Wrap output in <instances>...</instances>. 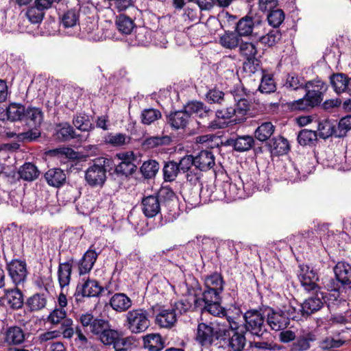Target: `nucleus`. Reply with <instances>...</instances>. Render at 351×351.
Returning <instances> with one entry per match:
<instances>
[{
    "label": "nucleus",
    "instance_id": "obj_13",
    "mask_svg": "<svg viewBox=\"0 0 351 351\" xmlns=\"http://www.w3.org/2000/svg\"><path fill=\"white\" fill-rule=\"evenodd\" d=\"M106 179L105 160L101 159L95 160L85 171V180L91 186H102Z\"/></svg>",
    "mask_w": 351,
    "mask_h": 351
},
{
    "label": "nucleus",
    "instance_id": "obj_2",
    "mask_svg": "<svg viewBox=\"0 0 351 351\" xmlns=\"http://www.w3.org/2000/svg\"><path fill=\"white\" fill-rule=\"evenodd\" d=\"M298 310L291 302L284 305L282 308L275 310L271 307H264L263 314L267 317V326L275 331H281L287 328L290 319L298 318Z\"/></svg>",
    "mask_w": 351,
    "mask_h": 351
},
{
    "label": "nucleus",
    "instance_id": "obj_56",
    "mask_svg": "<svg viewBox=\"0 0 351 351\" xmlns=\"http://www.w3.org/2000/svg\"><path fill=\"white\" fill-rule=\"evenodd\" d=\"M136 170V166L132 161L121 162L116 166L114 173L118 176L127 178Z\"/></svg>",
    "mask_w": 351,
    "mask_h": 351
},
{
    "label": "nucleus",
    "instance_id": "obj_31",
    "mask_svg": "<svg viewBox=\"0 0 351 351\" xmlns=\"http://www.w3.org/2000/svg\"><path fill=\"white\" fill-rule=\"evenodd\" d=\"M323 306L322 300L317 297H311L300 306L298 309L303 317H308L318 311Z\"/></svg>",
    "mask_w": 351,
    "mask_h": 351
},
{
    "label": "nucleus",
    "instance_id": "obj_50",
    "mask_svg": "<svg viewBox=\"0 0 351 351\" xmlns=\"http://www.w3.org/2000/svg\"><path fill=\"white\" fill-rule=\"evenodd\" d=\"M317 140V134L315 131L304 129L298 134V141L300 145L311 146Z\"/></svg>",
    "mask_w": 351,
    "mask_h": 351
},
{
    "label": "nucleus",
    "instance_id": "obj_42",
    "mask_svg": "<svg viewBox=\"0 0 351 351\" xmlns=\"http://www.w3.org/2000/svg\"><path fill=\"white\" fill-rule=\"evenodd\" d=\"M225 282L221 274L215 272L204 278V287L223 292Z\"/></svg>",
    "mask_w": 351,
    "mask_h": 351
},
{
    "label": "nucleus",
    "instance_id": "obj_22",
    "mask_svg": "<svg viewBox=\"0 0 351 351\" xmlns=\"http://www.w3.org/2000/svg\"><path fill=\"white\" fill-rule=\"evenodd\" d=\"M190 118L189 112H186L184 106L181 110L171 112L167 116V122L171 128L176 130L184 129L188 125Z\"/></svg>",
    "mask_w": 351,
    "mask_h": 351
},
{
    "label": "nucleus",
    "instance_id": "obj_15",
    "mask_svg": "<svg viewBox=\"0 0 351 351\" xmlns=\"http://www.w3.org/2000/svg\"><path fill=\"white\" fill-rule=\"evenodd\" d=\"M222 332L226 333V336L221 338L220 341L223 342L233 351H242L246 343L245 331L241 328L240 330H227L223 328Z\"/></svg>",
    "mask_w": 351,
    "mask_h": 351
},
{
    "label": "nucleus",
    "instance_id": "obj_30",
    "mask_svg": "<svg viewBox=\"0 0 351 351\" xmlns=\"http://www.w3.org/2000/svg\"><path fill=\"white\" fill-rule=\"evenodd\" d=\"M267 147L271 154L277 156L283 155L289 150L288 141L281 136L271 138L267 143Z\"/></svg>",
    "mask_w": 351,
    "mask_h": 351
},
{
    "label": "nucleus",
    "instance_id": "obj_11",
    "mask_svg": "<svg viewBox=\"0 0 351 351\" xmlns=\"http://www.w3.org/2000/svg\"><path fill=\"white\" fill-rule=\"evenodd\" d=\"M6 269L10 278L16 287L23 286L28 274L27 263L25 261L13 259L6 263Z\"/></svg>",
    "mask_w": 351,
    "mask_h": 351
},
{
    "label": "nucleus",
    "instance_id": "obj_12",
    "mask_svg": "<svg viewBox=\"0 0 351 351\" xmlns=\"http://www.w3.org/2000/svg\"><path fill=\"white\" fill-rule=\"evenodd\" d=\"M299 268L298 276L301 285L308 292L317 293L319 289L317 284L319 280L317 271L307 265H300Z\"/></svg>",
    "mask_w": 351,
    "mask_h": 351
},
{
    "label": "nucleus",
    "instance_id": "obj_9",
    "mask_svg": "<svg viewBox=\"0 0 351 351\" xmlns=\"http://www.w3.org/2000/svg\"><path fill=\"white\" fill-rule=\"evenodd\" d=\"M160 202H162L167 209L165 215V223L172 222L179 215L178 211V199L173 191L168 186H162L159 190L158 195Z\"/></svg>",
    "mask_w": 351,
    "mask_h": 351
},
{
    "label": "nucleus",
    "instance_id": "obj_37",
    "mask_svg": "<svg viewBox=\"0 0 351 351\" xmlns=\"http://www.w3.org/2000/svg\"><path fill=\"white\" fill-rule=\"evenodd\" d=\"M172 312H175L176 317L181 315L191 309H195L194 306L193 296L191 295L184 299L176 302L170 307Z\"/></svg>",
    "mask_w": 351,
    "mask_h": 351
},
{
    "label": "nucleus",
    "instance_id": "obj_64",
    "mask_svg": "<svg viewBox=\"0 0 351 351\" xmlns=\"http://www.w3.org/2000/svg\"><path fill=\"white\" fill-rule=\"evenodd\" d=\"M285 19V14L281 10H274L270 12L267 16V21L274 27H279Z\"/></svg>",
    "mask_w": 351,
    "mask_h": 351
},
{
    "label": "nucleus",
    "instance_id": "obj_36",
    "mask_svg": "<svg viewBox=\"0 0 351 351\" xmlns=\"http://www.w3.org/2000/svg\"><path fill=\"white\" fill-rule=\"evenodd\" d=\"M23 119L29 126L37 128L43 121V113L39 108L27 107Z\"/></svg>",
    "mask_w": 351,
    "mask_h": 351
},
{
    "label": "nucleus",
    "instance_id": "obj_58",
    "mask_svg": "<svg viewBox=\"0 0 351 351\" xmlns=\"http://www.w3.org/2000/svg\"><path fill=\"white\" fill-rule=\"evenodd\" d=\"M306 84V80L304 77L299 76L295 74L288 75L285 86L293 90H297L300 88H304Z\"/></svg>",
    "mask_w": 351,
    "mask_h": 351
},
{
    "label": "nucleus",
    "instance_id": "obj_53",
    "mask_svg": "<svg viewBox=\"0 0 351 351\" xmlns=\"http://www.w3.org/2000/svg\"><path fill=\"white\" fill-rule=\"evenodd\" d=\"M164 180L166 182H172L176 180L180 172L178 163L175 161L166 162L162 169Z\"/></svg>",
    "mask_w": 351,
    "mask_h": 351
},
{
    "label": "nucleus",
    "instance_id": "obj_28",
    "mask_svg": "<svg viewBox=\"0 0 351 351\" xmlns=\"http://www.w3.org/2000/svg\"><path fill=\"white\" fill-rule=\"evenodd\" d=\"M177 321L175 312L170 308H162L156 316V324L161 328H171Z\"/></svg>",
    "mask_w": 351,
    "mask_h": 351
},
{
    "label": "nucleus",
    "instance_id": "obj_54",
    "mask_svg": "<svg viewBox=\"0 0 351 351\" xmlns=\"http://www.w3.org/2000/svg\"><path fill=\"white\" fill-rule=\"evenodd\" d=\"M317 106L306 95L289 104L290 108L293 111H307Z\"/></svg>",
    "mask_w": 351,
    "mask_h": 351
},
{
    "label": "nucleus",
    "instance_id": "obj_24",
    "mask_svg": "<svg viewBox=\"0 0 351 351\" xmlns=\"http://www.w3.org/2000/svg\"><path fill=\"white\" fill-rule=\"evenodd\" d=\"M110 307L117 313L127 311L132 305V300L125 293H114L109 300Z\"/></svg>",
    "mask_w": 351,
    "mask_h": 351
},
{
    "label": "nucleus",
    "instance_id": "obj_17",
    "mask_svg": "<svg viewBox=\"0 0 351 351\" xmlns=\"http://www.w3.org/2000/svg\"><path fill=\"white\" fill-rule=\"evenodd\" d=\"M261 22V17L251 12L246 16L242 17L237 23L235 31L241 37L250 36L253 32L254 27L259 25Z\"/></svg>",
    "mask_w": 351,
    "mask_h": 351
},
{
    "label": "nucleus",
    "instance_id": "obj_21",
    "mask_svg": "<svg viewBox=\"0 0 351 351\" xmlns=\"http://www.w3.org/2000/svg\"><path fill=\"white\" fill-rule=\"evenodd\" d=\"M194 166L199 171H207L213 168L215 164V156L212 152L202 150L193 156Z\"/></svg>",
    "mask_w": 351,
    "mask_h": 351
},
{
    "label": "nucleus",
    "instance_id": "obj_51",
    "mask_svg": "<svg viewBox=\"0 0 351 351\" xmlns=\"http://www.w3.org/2000/svg\"><path fill=\"white\" fill-rule=\"evenodd\" d=\"M239 52L245 59L254 58L258 53L256 45L252 42L241 40L239 46Z\"/></svg>",
    "mask_w": 351,
    "mask_h": 351
},
{
    "label": "nucleus",
    "instance_id": "obj_19",
    "mask_svg": "<svg viewBox=\"0 0 351 351\" xmlns=\"http://www.w3.org/2000/svg\"><path fill=\"white\" fill-rule=\"evenodd\" d=\"M100 252L101 250L96 248L95 243L90 247L79 261L80 275L86 274L90 271Z\"/></svg>",
    "mask_w": 351,
    "mask_h": 351
},
{
    "label": "nucleus",
    "instance_id": "obj_59",
    "mask_svg": "<svg viewBox=\"0 0 351 351\" xmlns=\"http://www.w3.org/2000/svg\"><path fill=\"white\" fill-rule=\"evenodd\" d=\"M159 169V164L156 160H150L144 162L141 171L146 178H152L154 177Z\"/></svg>",
    "mask_w": 351,
    "mask_h": 351
},
{
    "label": "nucleus",
    "instance_id": "obj_27",
    "mask_svg": "<svg viewBox=\"0 0 351 351\" xmlns=\"http://www.w3.org/2000/svg\"><path fill=\"white\" fill-rule=\"evenodd\" d=\"M241 40V36L236 31H226L219 37V43L223 48L233 50L239 47Z\"/></svg>",
    "mask_w": 351,
    "mask_h": 351
},
{
    "label": "nucleus",
    "instance_id": "obj_49",
    "mask_svg": "<svg viewBox=\"0 0 351 351\" xmlns=\"http://www.w3.org/2000/svg\"><path fill=\"white\" fill-rule=\"evenodd\" d=\"M276 89V86L273 75L262 71L258 90L263 93H271L275 92Z\"/></svg>",
    "mask_w": 351,
    "mask_h": 351
},
{
    "label": "nucleus",
    "instance_id": "obj_35",
    "mask_svg": "<svg viewBox=\"0 0 351 351\" xmlns=\"http://www.w3.org/2000/svg\"><path fill=\"white\" fill-rule=\"evenodd\" d=\"M221 294L220 291L204 287L202 298H197L195 295H193L194 306L195 307H202V303L221 301Z\"/></svg>",
    "mask_w": 351,
    "mask_h": 351
},
{
    "label": "nucleus",
    "instance_id": "obj_8",
    "mask_svg": "<svg viewBox=\"0 0 351 351\" xmlns=\"http://www.w3.org/2000/svg\"><path fill=\"white\" fill-rule=\"evenodd\" d=\"M213 322L199 323L196 329L195 339L202 346H209L214 340H220L226 333Z\"/></svg>",
    "mask_w": 351,
    "mask_h": 351
},
{
    "label": "nucleus",
    "instance_id": "obj_23",
    "mask_svg": "<svg viewBox=\"0 0 351 351\" xmlns=\"http://www.w3.org/2000/svg\"><path fill=\"white\" fill-rule=\"evenodd\" d=\"M142 210L145 217L152 218L160 211V202L156 195L146 196L142 199Z\"/></svg>",
    "mask_w": 351,
    "mask_h": 351
},
{
    "label": "nucleus",
    "instance_id": "obj_29",
    "mask_svg": "<svg viewBox=\"0 0 351 351\" xmlns=\"http://www.w3.org/2000/svg\"><path fill=\"white\" fill-rule=\"evenodd\" d=\"M228 145L233 147L237 152H243L252 149L254 145V139L252 136L243 135L228 141Z\"/></svg>",
    "mask_w": 351,
    "mask_h": 351
},
{
    "label": "nucleus",
    "instance_id": "obj_48",
    "mask_svg": "<svg viewBox=\"0 0 351 351\" xmlns=\"http://www.w3.org/2000/svg\"><path fill=\"white\" fill-rule=\"evenodd\" d=\"M162 118V114L158 109L149 108L141 111V123L144 125H151Z\"/></svg>",
    "mask_w": 351,
    "mask_h": 351
},
{
    "label": "nucleus",
    "instance_id": "obj_20",
    "mask_svg": "<svg viewBox=\"0 0 351 351\" xmlns=\"http://www.w3.org/2000/svg\"><path fill=\"white\" fill-rule=\"evenodd\" d=\"M1 300V306L6 305L12 309H19L23 305V294L18 288L5 289Z\"/></svg>",
    "mask_w": 351,
    "mask_h": 351
},
{
    "label": "nucleus",
    "instance_id": "obj_33",
    "mask_svg": "<svg viewBox=\"0 0 351 351\" xmlns=\"http://www.w3.org/2000/svg\"><path fill=\"white\" fill-rule=\"evenodd\" d=\"M316 339L315 335L311 331H303L292 345L294 351H305L310 348L311 342Z\"/></svg>",
    "mask_w": 351,
    "mask_h": 351
},
{
    "label": "nucleus",
    "instance_id": "obj_55",
    "mask_svg": "<svg viewBox=\"0 0 351 351\" xmlns=\"http://www.w3.org/2000/svg\"><path fill=\"white\" fill-rule=\"evenodd\" d=\"M79 12L75 9H71L64 12L61 18L62 25L66 27H73L79 22Z\"/></svg>",
    "mask_w": 351,
    "mask_h": 351
},
{
    "label": "nucleus",
    "instance_id": "obj_3",
    "mask_svg": "<svg viewBox=\"0 0 351 351\" xmlns=\"http://www.w3.org/2000/svg\"><path fill=\"white\" fill-rule=\"evenodd\" d=\"M184 108L190 117L195 115L199 119L197 123L202 128L214 130L223 127V123L217 120L215 113L202 101H190L184 105Z\"/></svg>",
    "mask_w": 351,
    "mask_h": 351
},
{
    "label": "nucleus",
    "instance_id": "obj_14",
    "mask_svg": "<svg viewBox=\"0 0 351 351\" xmlns=\"http://www.w3.org/2000/svg\"><path fill=\"white\" fill-rule=\"evenodd\" d=\"M77 320L80 323L81 328L96 335H99L104 327L110 326L108 320L95 317L93 313L89 312L80 314Z\"/></svg>",
    "mask_w": 351,
    "mask_h": 351
},
{
    "label": "nucleus",
    "instance_id": "obj_25",
    "mask_svg": "<svg viewBox=\"0 0 351 351\" xmlns=\"http://www.w3.org/2000/svg\"><path fill=\"white\" fill-rule=\"evenodd\" d=\"M25 339V332L19 326H10L4 332V340L8 345H20Z\"/></svg>",
    "mask_w": 351,
    "mask_h": 351
},
{
    "label": "nucleus",
    "instance_id": "obj_61",
    "mask_svg": "<svg viewBox=\"0 0 351 351\" xmlns=\"http://www.w3.org/2000/svg\"><path fill=\"white\" fill-rule=\"evenodd\" d=\"M281 38V33L277 29L271 30L266 35L260 38L262 44L271 47L277 43Z\"/></svg>",
    "mask_w": 351,
    "mask_h": 351
},
{
    "label": "nucleus",
    "instance_id": "obj_34",
    "mask_svg": "<svg viewBox=\"0 0 351 351\" xmlns=\"http://www.w3.org/2000/svg\"><path fill=\"white\" fill-rule=\"evenodd\" d=\"M334 272L341 285L351 283V265L346 262H338L334 267Z\"/></svg>",
    "mask_w": 351,
    "mask_h": 351
},
{
    "label": "nucleus",
    "instance_id": "obj_43",
    "mask_svg": "<svg viewBox=\"0 0 351 351\" xmlns=\"http://www.w3.org/2000/svg\"><path fill=\"white\" fill-rule=\"evenodd\" d=\"M57 135L58 138L62 141H69L80 136L79 134H76L74 128L66 122L58 124Z\"/></svg>",
    "mask_w": 351,
    "mask_h": 351
},
{
    "label": "nucleus",
    "instance_id": "obj_5",
    "mask_svg": "<svg viewBox=\"0 0 351 351\" xmlns=\"http://www.w3.org/2000/svg\"><path fill=\"white\" fill-rule=\"evenodd\" d=\"M264 308L249 309L243 315L242 329L254 337H261L267 332Z\"/></svg>",
    "mask_w": 351,
    "mask_h": 351
},
{
    "label": "nucleus",
    "instance_id": "obj_44",
    "mask_svg": "<svg viewBox=\"0 0 351 351\" xmlns=\"http://www.w3.org/2000/svg\"><path fill=\"white\" fill-rule=\"evenodd\" d=\"M26 108L23 105L11 104L6 108L8 119L12 121L23 120L24 119Z\"/></svg>",
    "mask_w": 351,
    "mask_h": 351
},
{
    "label": "nucleus",
    "instance_id": "obj_57",
    "mask_svg": "<svg viewBox=\"0 0 351 351\" xmlns=\"http://www.w3.org/2000/svg\"><path fill=\"white\" fill-rule=\"evenodd\" d=\"M47 300L43 294H34L27 301V305L31 311H37L46 306Z\"/></svg>",
    "mask_w": 351,
    "mask_h": 351
},
{
    "label": "nucleus",
    "instance_id": "obj_4",
    "mask_svg": "<svg viewBox=\"0 0 351 351\" xmlns=\"http://www.w3.org/2000/svg\"><path fill=\"white\" fill-rule=\"evenodd\" d=\"M234 97L235 104L233 106H230L223 110H218L215 112V115L219 119H228L235 116L234 119L236 122L244 121L245 116L250 110V102L243 97L245 95L243 88H234L231 91Z\"/></svg>",
    "mask_w": 351,
    "mask_h": 351
},
{
    "label": "nucleus",
    "instance_id": "obj_7",
    "mask_svg": "<svg viewBox=\"0 0 351 351\" xmlns=\"http://www.w3.org/2000/svg\"><path fill=\"white\" fill-rule=\"evenodd\" d=\"M149 325V313L144 308L132 309L125 314L124 326L132 334L145 332Z\"/></svg>",
    "mask_w": 351,
    "mask_h": 351
},
{
    "label": "nucleus",
    "instance_id": "obj_52",
    "mask_svg": "<svg viewBox=\"0 0 351 351\" xmlns=\"http://www.w3.org/2000/svg\"><path fill=\"white\" fill-rule=\"evenodd\" d=\"M116 25L119 31L125 34H130L134 27V21L125 14L117 16Z\"/></svg>",
    "mask_w": 351,
    "mask_h": 351
},
{
    "label": "nucleus",
    "instance_id": "obj_46",
    "mask_svg": "<svg viewBox=\"0 0 351 351\" xmlns=\"http://www.w3.org/2000/svg\"><path fill=\"white\" fill-rule=\"evenodd\" d=\"M221 301H214L202 303V307H195L197 310H204L210 314L217 316L224 317L226 315V311L220 304Z\"/></svg>",
    "mask_w": 351,
    "mask_h": 351
},
{
    "label": "nucleus",
    "instance_id": "obj_47",
    "mask_svg": "<svg viewBox=\"0 0 351 351\" xmlns=\"http://www.w3.org/2000/svg\"><path fill=\"white\" fill-rule=\"evenodd\" d=\"M19 174L21 178L27 181H32L37 178L39 171L34 165L26 162L19 169Z\"/></svg>",
    "mask_w": 351,
    "mask_h": 351
},
{
    "label": "nucleus",
    "instance_id": "obj_41",
    "mask_svg": "<svg viewBox=\"0 0 351 351\" xmlns=\"http://www.w3.org/2000/svg\"><path fill=\"white\" fill-rule=\"evenodd\" d=\"M348 77L342 73L332 75L330 77V84L337 94L346 92Z\"/></svg>",
    "mask_w": 351,
    "mask_h": 351
},
{
    "label": "nucleus",
    "instance_id": "obj_1",
    "mask_svg": "<svg viewBox=\"0 0 351 351\" xmlns=\"http://www.w3.org/2000/svg\"><path fill=\"white\" fill-rule=\"evenodd\" d=\"M256 188L258 190H269L268 184L266 186H261L259 183L254 181L249 182L247 179L245 182L243 179L239 181V183H233L230 181L223 182L216 191L213 193L212 196L214 199L225 200L232 202L238 199L244 198V191H250L251 189Z\"/></svg>",
    "mask_w": 351,
    "mask_h": 351
},
{
    "label": "nucleus",
    "instance_id": "obj_26",
    "mask_svg": "<svg viewBox=\"0 0 351 351\" xmlns=\"http://www.w3.org/2000/svg\"><path fill=\"white\" fill-rule=\"evenodd\" d=\"M72 263L70 261L59 263L58 269V279L61 290L67 289L71 279Z\"/></svg>",
    "mask_w": 351,
    "mask_h": 351
},
{
    "label": "nucleus",
    "instance_id": "obj_6",
    "mask_svg": "<svg viewBox=\"0 0 351 351\" xmlns=\"http://www.w3.org/2000/svg\"><path fill=\"white\" fill-rule=\"evenodd\" d=\"M98 335L104 345L112 346L116 351H128L134 343L133 337H123L122 332L109 328V326L104 327Z\"/></svg>",
    "mask_w": 351,
    "mask_h": 351
},
{
    "label": "nucleus",
    "instance_id": "obj_40",
    "mask_svg": "<svg viewBox=\"0 0 351 351\" xmlns=\"http://www.w3.org/2000/svg\"><path fill=\"white\" fill-rule=\"evenodd\" d=\"M73 124L82 132H89L94 129L90 117L85 113H79L73 116Z\"/></svg>",
    "mask_w": 351,
    "mask_h": 351
},
{
    "label": "nucleus",
    "instance_id": "obj_62",
    "mask_svg": "<svg viewBox=\"0 0 351 351\" xmlns=\"http://www.w3.org/2000/svg\"><path fill=\"white\" fill-rule=\"evenodd\" d=\"M60 332L65 339H71L74 335L75 328L73 327V321L72 319L66 317L60 323Z\"/></svg>",
    "mask_w": 351,
    "mask_h": 351
},
{
    "label": "nucleus",
    "instance_id": "obj_18",
    "mask_svg": "<svg viewBox=\"0 0 351 351\" xmlns=\"http://www.w3.org/2000/svg\"><path fill=\"white\" fill-rule=\"evenodd\" d=\"M104 207H108L107 213L101 214L97 217L98 221L103 227L114 228V224L119 221L121 217L115 213L114 206L110 198H106L101 202L100 208Z\"/></svg>",
    "mask_w": 351,
    "mask_h": 351
},
{
    "label": "nucleus",
    "instance_id": "obj_63",
    "mask_svg": "<svg viewBox=\"0 0 351 351\" xmlns=\"http://www.w3.org/2000/svg\"><path fill=\"white\" fill-rule=\"evenodd\" d=\"M171 142V138L168 136H151L146 138L143 145L147 148H154L159 145H168Z\"/></svg>",
    "mask_w": 351,
    "mask_h": 351
},
{
    "label": "nucleus",
    "instance_id": "obj_38",
    "mask_svg": "<svg viewBox=\"0 0 351 351\" xmlns=\"http://www.w3.org/2000/svg\"><path fill=\"white\" fill-rule=\"evenodd\" d=\"M144 347L149 351H160L165 347V341L159 334H148L143 337Z\"/></svg>",
    "mask_w": 351,
    "mask_h": 351
},
{
    "label": "nucleus",
    "instance_id": "obj_45",
    "mask_svg": "<svg viewBox=\"0 0 351 351\" xmlns=\"http://www.w3.org/2000/svg\"><path fill=\"white\" fill-rule=\"evenodd\" d=\"M130 137L123 133H109L104 137V142L114 147H120L129 143Z\"/></svg>",
    "mask_w": 351,
    "mask_h": 351
},
{
    "label": "nucleus",
    "instance_id": "obj_32",
    "mask_svg": "<svg viewBox=\"0 0 351 351\" xmlns=\"http://www.w3.org/2000/svg\"><path fill=\"white\" fill-rule=\"evenodd\" d=\"M45 178L49 185L54 187H60L66 182V173L60 168L49 169L45 173Z\"/></svg>",
    "mask_w": 351,
    "mask_h": 351
},
{
    "label": "nucleus",
    "instance_id": "obj_16",
    "mask_svg": "<svg viewBox=\"0 0 351 351\" xmlns=\"http://www.w3.org/2000/svg\"><path fill=\"white\" fill-rule=\"evenodd\" d=\"M305 95L314 104L319 106L323 100L324 95L328 89L327 84L319 79H315L306 82L304 88Z\"/></svg>",
    "mask_w": 351,
    "mask_h": 351
},
{
    "label": "nucleus",
    "instance_id": "obj_39",
    "mask_svg": "<svg viewBox=\"0 0 351 351\" xmlns=\"http://www.w3.org/2000/svg\"><path fill=\"white\" fill-rule=\"evenodd\" d=\"M275 126L270 121L262 123L255 130L254 136L256 138L261 142L269 141L270 137L274 134Z\"/></svg>",
    "mask_w": 351,
    "mask_h": 351
},
{
    "label": "nucleus",
    "instance_id": "obj_10",
    "mask_svg": "<svg viewBox=\"0 0 351 351\" xmlns=\"http://www.w3.org/2000/svg\"><path fill=\"white\" fill-rule=\"evenodd\" d=\"M103 293L102 286L99 282L89 277L83 278L76 287L74 296L77 301H80L82 298L99 297Z\"/></svg>",
    "mask_w": 351,
    "mask_h": 351
},
{
    "label": "nucleus",
    "instance_id": "obj_60",
    "mask_svg": "<svg viewBox=\"0 0 351 351\" xmlns=\"http://www.w3.org/2000/svg\"><path fill=\"white\" fill-rule=\"evenodd\" d=\"M44 14L45 12H43L36 5L29 7L25 13V15L29 19V22L34 24L41 23L44 17Z\"/></svg>",
    "mask_w": 351,
    "mask_h": 351
}]
</instances>
